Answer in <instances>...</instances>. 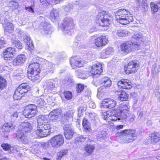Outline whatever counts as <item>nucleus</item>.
Returning a JSON list of instances; mask_svg holds the SVG:
<instances>
[{
	"label": "nucleus",
	"mask_w": 160,
	"mask_h": 160,
	"mask_svg": "<svg viewBox=\"0 0 160 160\" xmlns=\"http://www.w3.org/2000/svg\"><path fill=\"white\" fill-rule=\"evenodd\" d=\"M115 18L118 22L123 25L128 24L133 20L132 14L125 9L118 10L115 13Z\"/></svg>",
	"instance_id": "f257e3e1"
},
{
	"label": "nucleus",
	"mask_w": 160,
	"mask_h": 160,
	"mask_svg": "<svg viewBox=\"0 0 160 160\" xmlns=\"http://www.w3.org/2000/svg\"><path fill=\"white\" fill-rule=\"evenodd\" d=\"M18 128L19 131L17 133V139L22 143H27L28 140L24 133L30 131L32 129L31 124L28 122H24L19 125Z\"/></svg>",
	"instance_id": "f03ea898"
},
{
	"label": "nucleus",
	"mask_w": 160,
	"mask_h": 160,
	"mask_svg": "<svg viewBox=\"0 0 160 160\" xmlns=\"http://www.w3.org/2000/svg\"><path fill=\"white\" fill-rule=\"evenodd\" d=\"M119 136L118 140L122 143H128L132 142L136 138V131L132 129H126L117 133Z\"/></svg>",
	"instance_id": "7ed1b4c3"
},
{
	"label": "nucleus",
	"mask_w": 160,
	"mask_h": 160,
	"mask_svg": "<svg viewBox=\"0 0 160 160\" xmlns=\"http://www.w3.org/2000/svg\"><path fill=\"white\" fill-rule=\"evenodd\" d=\"M39 64L37 62H32L29 66L28 70V77L31 80L35 82L39 79L38 74L40 72Z\"/></svg>",
	"instance_id": "20e7f679"
},
{
	"label": "nucleus",
	"mask_w": 160,
	"mask_h": 160,
	"mask_svg": "<svg viewBox=\"0 0 160 160\" xmlns=\"http://www.w3.org/2000/svg\"><path fill=\"white\" fill-rule=\"evenodd\" d=\"M112 18V16L110 14L104 11L98 13L97 16L96 22L100 26H107L110 24Z\"/></svg>",
	"instance_id": "39448f33"
},
{
	"label": "nucleus",
	"mask_w": 160,
	"mask_h": 160,
	"mask_svg": "<svg viewBox=\"0 0 160 160\" xmlns=\"http://www.w3.org/2000/svg\"><path fill=\"white\" fill-rule=\"evenodd\" d=\"M74 25L73 20L72 18L66 17L63 19L62 28L65 33L71 35L73 32V28Z\"/></svg>",
	"instance_id": "423d86ee"
},
{
	"label": "nucleus",
	"mask_w": 160,
	"mask_h": 160,
	"mask_svg": "<svg viewBox=\"0 0 160 160\" xmlns=\"http://www.w3.org/2000/svg\"><path fill=\"white\" fill-rule=\"evenodd\" d=\"M29 86L27 83H22L16 89L13 95L14 100H18L24 96L29 89Z\"/></svg>",
	"instance_id": "0eeeda50"
},
{
	"label": "nucleus",
	"mask_w": 160,
	"mask_h": 160,
	"mask_svg": "<svg viewBox=\"0 0 160 160\" xmlns=\"http://www.w3.org/2000/svg\"><path fill=\"white\" fill-rule=\"evenodd\" d=\"M37 129L35 131V133L40 137H44L49 134L50 129L51 126L48 122L42 125L37 126Z\"/></svg>",
	"instance_id": "6e6552de"
},
{
	"label": "nucleus",
	"mask_w": 160,
	"mask_h": 160,
	"mask_svg": "<svg viewBox=\"0 0 160 160\" xmlns=\"http://www.w3.org/2000/svg\"><path fill=\"white\" fill-rule=\"evenodd\" d=\"M121 50L125 53H128L135 51L137 48L131 41H126L122 43L120 45Z\"/></svg>",
	"instance_id": "1a4fd4ad"
},
{
	"label": "nucleus",
	"mask_w": 160,
	"mask_h": 160,
	"mask_svg": "<svg viewBox=\"0 0 160 160\" xmlns=\"http://www.w3.org/2000/svg\"><path fill=\"white\" fill-rule=\"evenodd\" d=\"M50 145L54 148H58L62 146L64 143V138L61 135L54 136L49 140Z\"/></svg>",
	"instance_id": "9d476101"
},
{
	"label": "nucleus",
	"mask_w": 160,
	"mask_h": 160,
	"mask_svg": "<svg viewBox=\"0 0 160 160\" xmlns=\"http://www.w3.org/2000/svg\"><path fill=\"white\" fill-rule=\"evenodd\" d=\"M37 106L34 104H30L25 107L23 113L27 118L34 117L37 112Z\"/></svg>",
	"instance_id": "9b49d317"
},
{
	"label": "nucleus",
	"mask_w": 160,
	"mask_h": 160,
	"mask_svg": "<svg viewBox=\"0 0 160 160\" xmlns=\"http://www.w3.org/2000/svg\"><path fill=\"white\" fill-rule=\"evenodd\" d=\"M139 65L137 61L129 62L125 66L124 69L127 74L135 73L138 69Z\"/></svg>",
	"instance_id": "f8f14e48"
},
{
	"label": "nucleus",
	"mask_w": 160,
	"mask_h": 160,
	"mask_svg": "<svg viewBox=\"0 0 160 160\" xmlns=\"http://www.w3.org/2000/svg\"><path fill=\"white\" fill-rule=\"evenodd\" d=\"M40 32L43 35L50 34L52 32L51 25L45 22H42L39 26Z\"/></svg>",
	"instance_id": "ddd939ff"
},
{
	"label": "nucleus",
	"mask_w": 160,
	"mask_h": 160,
	"mask_svg": "<svg viewBox=\"0 0 160 160\" xmlns=\"http://www.w3.org/2000/svg\"><path fill=\"white\" fill-rule=\"evenodd\" d=\"M116 105V102L114 100L109 98H106L103 100L100 106L101 108H112Z\"/></svg>",
	"instance_id": "4468645a"
},
{
	"label": "nucleus",
	"mask_w": 160,
	"mask_h": 160,
	"mask_svg": "<svg viewBox=\"0 0 160 160\" xmlns=\"http://www.w3.org/2000/svg\"><path fill=\"white\" fill-rule=\"evenodd\" d=\"M84 62V61L81 58L76 57L72 58L70 60V63L73 69H75L77 67H81Z\"/></svg>",
	"instance_id": "2eb2a0df"
},
{
	"label": "nucleus",
	"mask_w": 160,
	"mask_h": 160,
	"mask_svg": "<svg viewBox=\"0 0 160 160\" xmlns=\"http://www.w3.org/2000/svg\"><path fill=\"white\" fill-rule=\"evenodd\" d=\"M94 42L96 46L102 47L108 44V38L107 36H102L95 39Z\"/></svg>",
	"instance_id": "dca6fc26"
},
{
	"label": "nucleus",
	"mask_w": 160,
	"mask_h": 160,
	"mask_svg": "<svg viewBox=\"0 0 160 160\" xmlns=\"http://www.w3.org/2000/svg\"><path fill=\"white\" fill-rule=\"evenodd\" d=\"M26 59L27 57L25 55H19L13 60L12 64L15 66L21 65L25 62Z\"/></svg>",
	"instance_id": "f3484780"
},
{
	"label": "nucleus",
	"mask_w": 160,
	"mask_h": 160,
	"mask_svg": "<svg viewBox=\"0 0 160 160\" xmlns=\"http://www.w3.org/2000/svg\"><path fill=\"white\" fill-rule=\"evenodd\" d=\"M142 40V35L141 33H135L132 36V40L134 44L137 45V47L139 46Z\"/></svg>",
	"instance_id": "a211bd4d"
},
{
	"label": "nucleus",
	"mask_w": 160,
	"mask_h": 160,
	"mask_svg": "<svg viewBox=\"0 0 160 160\" xmlns=\"http://www.w3.org/2000/svg\"><path fill=\"white\" fill-rule=\"evenodd\" d=\"M16 50L14 48L10 47L7 48L3 52L5 58H12L15 55Z\"/></svg>",
	"instance_id": "6ab92c4d"
},
{
	"label": "nucleus",
	"mask_w": 160,
	"mask_h": 160,
	"mask_svg": "<svg viewBox=\"0 0 160 160\" xmlns=\"http://www.w3.org/2000/svg\"><path fill=\"white\" fill-rule=\"evenodd\" d=\"M102 71V66L99 63L94 64L91 67V72L93 75H99Z\"/></svg>",
	"instance_id": "aec40b11"
},
{
	"label": "nucleus",
	"mask_w": 160,
	"mask_h": 160,
	"mask_svg": "<svg viewBox=\"0 0 160 160\" xmlns=\"http://www.w3.org/2000/svg\"><path fill=\"white\" fill-rule=\"evenodd\" d=\"M117 84L119 88L128 89L132 87L131 82L129 80L123 79L118 82Z\"/></svg>",
	"instance_id": "412c9836"
},
{
	"label": "nucleus",
	"mask_w": 160,
	"mask_h": 160,
	"mask_svg": "<svg viewBox=\"0 0 160 160\" xmlns=\"http://www.w3.org/2000/svg\"><path fill=\"white\" fill-rule=\"evenodd\" d=\"M42 63L44 70L47 72H50L52 71L54 65L52 62L44 59H42L41 61Z\"/></svg>",
	"instance_id": "4be33fe9"
},
{
	"label": "nucleus",
	"mask_w": 160,
	"mask_h": 160,
	"mask_svg": "<svg viewBox=\"0 0 160 160\" xmlns=\"http://www.w3.org/2000/svg\"><path fill=\"white\" fill-rule=\"evenodd\" d=\"M60 112L58 109H55L51 111L49 114L50 120L53 122H55L60 116Z\"/></svg>",
	"instance_id": "5701e85b"
},
{
	"label": "nucleus",
	"mask_w": 160,
	"mask_h": 160,
	"mask_svg": "<svg viewBox=\"0 0 160 160\" xmlns=\"http://www.w3.org/2000/svg\"><path fill=\"white\" fill-rule=\"evenodd\" d=\"M114 52L113 48H108L103 50L100 53V57L102 58L108 57L109 55L112 54Z\"/></svg>",
	"instance_id": "b1692460"
},
{
	"label": "nucleus",
	"mask_w": 160,
	"mask_h": 160,
	"mask_svg": "<svg viewBox=\"0 0 160 160\" xmlns=\"http://www.w3.org/2000/svg\"><path fill=\"white\" fill-rule=\"evenodd\" d=\"M38 126L42 125L45 123H47L48 122V118L47 116L42 115H39L37 117Z\"/></svg>",
	"instance_id": "393cba45"
},
{
	"label": "nucleus",
	"mask_w": 160,
	"mask_h": 160,
	"mask_svg": "<svg viewBox=\"0 0 160 160\" xmlns=\"http://www.w3.org/2000/svg\"><path fill=\"white\" fill-rule=\"evenodd\" d=\"M55 82L53 79L50 80L45 82L43 85L45 89L52 90L55 87Z\"/></svg>",
	"instance_id": "a878e982"
},
{
	"label": "nucleus",
	"mask_w": 160,
	"mask_h": 160,
	"mask_svg": "<svg viewBox=\"0 0 160 160\" xmlns=\"http://www.w3.org/2000/svg\"><path fill=\"white\" fill-rule=\"evenodd\" d=\"M149 139L151 142H156L160 140V133L154 132L151 134Z\"/></svg>",
	"instance_id": "bb28decb"
},
{
	"label": "nucleus",
	"mask_w": 160,
	"mask_h": 160,
	"mask_svg": "<svg viewBox=\"0 0 160 160\" xmlns=\"http://www.w3.org/2000/svg\"><path fill=\"white\" fill-rule=\"evenodd\" d=\"M100 81L101 84L106 87H109L112 84L111 80L108 77L102 78L100 79Z\"/></svg>",
	"instance_id": "cd10ccee"
},
{
	"label": "nucleus",
	"mask_w": 160,
	"mask_h": 160,
	"mask_svg": "<svg viewBox=\"0 0 160 160\" xmlns=\"http://www.w3.org/2000/svg\"><path fill=\"white\" fill-rule=\"evenodd\" d=\"M50 16L51 19L53 22H55L56 20H58L59 17L58 11L56 10H53L50 12Z\"/></svg>",
	"instance_id": "c85d7f7f"
},
{
	"label": "nucleus",
	"mask_w": 160,
	"mask_h": 160,
	"mask_svg": "<svg viewBox=\"0 0 160 160\" xmlns=\"http://www.w3.org/2000/svg\"><path fill=\"white\" fill-rule=\"evenodd\" d=\"M156 4H154L153 2H151L150 3L151 11L153 13L157 12L158 11V8H160V0L156 1Z\"/></svg>",
	"instance_id": "c756f323"
},
{
	"label": "nucleus",
	"mask_w": 160,
	"mask_h": 160,
	"mask_svg": "<svg viewBox=\"0 0 160 160\" xmlns=\"http://www.w3.org/2000/svg\"><path fill=\"white\" fill-rule=\"evenodd\" d=\"M115 112L116 110H115L111 111H108L106 112H104L103 113L102 116L105 120L108 121V122H109L110 120V119H109V118L111 117L112 114Z\"/></svg>",
	"instance_id": "7c9ffc66"
},
{
	"label": "nucleus",
	"mask_w": 160,
	"mask_h": 160,
	"mask_svg": "<svg viewBox=\"0 0 160 160\" xmlns=\"http://www.w3.org/2000/svg\"><path fill=\"white\" fill-rule=\"evenodd\" d=\"M5 32H11L14 30V28L12 24L8 22L3 25Z\"/></svg>",
	"instance_id": "2f4dec72"
},
{
	"label": "nucleus",
	"mask_w": 160,
	"mask_h": 160,
	"mask_svg": "<svg viewBox=\"0 0 160 160\" xmlns=\"http://www.w3.org/2000/svg\"><path fill=\"white\" fill-rule=\"evenodd\" d=\"M116 34L119 37H124L128 35V32L125 29H120L116 31Z\"/></svg>",
	"instance_id": "473e14b6"
},
{
	"label": "nucleus",
	"mask_w": 160,
	"mask_h": 160,
	"mask_svg": "<svg viewBox=\"0 0 160 160\" xmlns=\"http://www.w3.org/2000/svg\"><path fill=\"white\" fill-rule=\"evenodd\" d=\"M119 93L118 94V98L122 101H125L127 100L128 98V95L124 91H121L118 92Z\"/></svg>",
	"instance_id": "72a5a7b5"
},
{
	"label": "nucleus",
	"mask_w": 160,
	"mask_h": 160,
	"mask_svg": "<svg viewBox=\"0 0 160 160\" xmlns=\"http://www.w3.org/2000/svg\"><path fill=\"white\" fill-rule=\"evenodd\" d=\"M2 127L3 131L6 132H10L14 128L12 124L8 123L4 124Z\"/></svg>",
	"instance_id": "f704fd0d"
},
{
	"label": "nucleus",
	"mask_w": 160,
	"mask_h": 160,
	"mask_svg": "<svg viewBox=\"0 0 160 160\" xmlns=\"http://www.w3.org/2000/svg\"><path fill=\"white\" fill-rule=\"evenodd\" d=\"M117 111L129 112V108L126 104H121L118 107Z\"/></svg>",
	"instance_id": "c9c22d12"
},
{
	"label": "nucleus",
	"mask_w": 160,
	"mask_h": 160,
	"mask_svg": "<svg viewBox=\"0 0 160 160\" xmlns=\"http://www.w3.org/2000/svg\"><path fill=\"white\" fill-rule=\"evenodd\" d=\"M107 136L106 132L104 131H99L97 135V139L100 140L105 139Z\"/></svg>",
	"instance_id": "e433bc0d"
},
{
	"label": "nucleus",
	"mask_w": 160,
	"mask_h": 160,
	"mask_svg": "<svg viewBox=\"0 0 160 160\" xmlns=\"http://www.w3.org/2000/svg\"><path fill=\"white\" fill-rule=\"evenodd\" d=\"M14 76L18 79H20V78H22L24 77V73L22 69H21L16 70L14 74Z\"/></svg>",
	"instance_id": "4c0bfd02"
},
{
	"label": "nucleus",
	"mask_w": 160,
	"mask_h": 160,
	"mask_svg": "<svg viewBox=\"0 0 160 160\" xmlns=\"http://www.w3.org/2000/svg\"><path fill=\"white\" fill-rule=\"evenodd\" d=\"M12 41L13 45H14L17 48L19 49L22 48V43L19 40L16 39H12Z\"/></svg>",
	"instance_id": "58836bf2"
},
{
	"label": "nucleus",
	"mask_w": 160,
	"mask_h": 160,
	"mask_svg": "<svg viewBox=\"0 0 160 160\" xmlns=\"http://www.w3.org/2000/svg\"><path fill=\"white\" fill-rule=\"evenodd\" d=\"M76 72L77 75L80 78L85 79L86 77H88V76L84 75L88 73V72L87 71H82L81 70L79 69L76 71Z\"/></svg>",
	"instance_id": "ea45409f"
},
{
	"label": "nucleus",
	"mask_w": 160,
	"mask_h": 160,
	"mask_svg": "<svg viewBox=\"0 0 160 160\" xmlns=\"http://www.w3.org/2000/svg\"><path fill=\"white\" fill-rule=\"evenodd\" d=\"M36 104L37 107L39 108H42L44 107L46 104V103L44 100L42 98H40L38 99L36 101Z\"/></svg>",
	"instance_id": "a19ab883"
},
{
	"label": "nucleus",
	"mask_w": 160,
	"mask_h": 160,
	"mask_svg": "<svg viewBox=\"0 0 160 160\" xmlns=\"http://www.w3.org/2000/svg\"><path fill=\"white\" fill-rule=\"evenodd\" d=\"M82 125L86 131H89L90 129V124L88 121L86 119H84L82 122Z\"/></svg>",
	"instance_id": "79ce46f5"
},
{
	"label": "nucleus",
	"mask_w": 160,
	"mask_h": 160,
	"mask_svg": "<svg viewBox=\"0 0 160 160\" xmlns=\"http://www.w3.org/2000/svg\"><path fill=\"white\" fill-rule=\"evenodd\" d=\"M74 112L72 109H70L65 113L64 114V116L62 115L63 117L66 118L67 120H68L69 118L72 116V115Z\"/></svg>",
	"instance_id": "37998d69"
},
{
	"label": "nucleus",
	"mask_w": 160,
	"mask_h": 160,
	"mask_svg": "<svg viewBox=\"0 0 160 160\" xmlns=\"http://www.w3.org/2000/svg\"><path fill=\"white\" fill-rule=\"evenodd\" d=\"M118 114V117L119 119H124L126 118L129 115V112H119L117 111Z\"/></svg>",
	"instance_id": "c03bdc74"
},
{
	"label": "nucleus",
	"mask_w": 160,
	"mask_h": 160,
	"mask_svg": "<svg viewBox=\"0 0 160 160\" xmlns=\"http://www.w3.org/2000/svg\"><path fill=\"white\" fill-rule=\"evenodd\" d=\"M23 39L24 42L26 43L27 45L29 47H31L32 46V43L30 38L29 37L26 35L24 36Z\"/></svg>",
	"instance_id": "a18cd8bd"
},
{
	"label": "nucleus",
	"mask_w": 160,
	"mask_h": 160,
	"mask_svg": "<svg viewBox=\"0 0 160 160\" xmlns=\"http://www.w3.org/2000/svg\"><path fill=\"white\" fill-rule=\"evenodd\" d=\"M63 129L64 130V135L66 136V137H68V132L70 131V130H72V129L71 128V125L69 124H65L63 127Z\"/></svg>",
	"instance_id": "49530a36"
},
{
	"label": "nucleus",
	"mask_w": 160,
	"mask_h": 160,
	"mask_svg": "<svg viewBox=\"0 0 160 160\" xmlns=\"http://www.w3.org/2000/svg\"><path fill=\"white\" fill-rule=\"evenodd\" d=\"M94 148L93 145H87L85 148V150L88 153H91L93 152Z\"/></svg>",
	"instance_id": "de8ad7c7"
},
{
	"label": "nucleus",
	"mask_w": 160,
	"mask_h": 160,
	"mask_svg": "<svg viewBox=\"0 0 160 160\" xmlns=\"http://www.w3.org/2000/svg\"><path fill=\"white\" fill-rule=\"evenodd\" d=\"M6 82L5 79L0 76V89L2 90L6 87Z\"/></svg>",
	"instance_id": "09e8293b"
},
{
	"label": "nucleus",
	"mask_w": 160,
	"mask_h": 160,
	"mask_svg": "<svg viewBox=\"0 0 160 160\" xmlns=\"http://www.w3.org/2000/svg\"><path fill=\"white\" fill-rule=\"evenodd\" d=\"M68 150L67 149H64L61 150L58 153L57 159L60 160L62 156L66 155L68 153Z\"/></svg>",
	"instance_id": "8fccbe9b"
},
{
	"label": "nucleus",
	"mask_w": 160,
	"mask_h": 160,
	"mask_svg": "<svg viewBox=\"0 0 160 160\" xmlns=\"http://www.w3.org/2000/svg\"><path fill=\"white\" fill-rule=\"evenodd\" d=\"M118 119H119V118L118 117V113L117 112V111L116 110V112H114L113 114H112L111 117L109 118V119H110L111 121H115Z\"/></svg>",
	"instance_id": "3c124183"
},
{
	"label": "nucleus",
	"mask_w": 160,
	"mask_h": 160,
	"mask_svg": "<svg viewBox=\"0 0 160 160\" xmlns=\"http://www.w3.org/2000/svg\"><path fill=\"white\" fill-rule=\"evenodd\" d=\"M141 6L144 11H146L148 9V5L147 0H142Z\"/></svg>",
	"instance_id": "603ef678"
},
{
	"label": "nucleus",
	"mask_w": 160,
	"mask_h": 160,
	"mask_svg": "<svg viewBox=\"0 0 160 160\" xmlns=\"http://www.w3.org/2000/svg\"><path fill=\"white\" fill-rule=\"evenodd\" d=\"M64 94L65 98L68 100L71 99L72 97L71 92L69 91H65Z\"/></svg>",
	"instance_id": "864d4df0"
},
{
	"label": "nucleus",
	"mask_w": 160,
	"mask_h": 160,
	"mask_svg": "<svg viewBox=\"0 0 160 160\" xmlns=\"http://www.w3.org/2000/svg\"><path fill=\"white\" fill-rule=\"evenodd\" d=\"M9 153H14L16 154L17 152H18V149L16 147H11V146L9 150Z\"/></svg>",
	"instance_id": "5fc2aeb1"
},
{
	"label": "nucleus",
	"mask_w": 160,
	"mask_h": 160,
	"mask_svg": "<svg viewBox=\"0 0 160 160\" xmlns=\"http://www.w3.org/2000/svg\"><path fill=\"white\" fill-rule=\"evenodd\" d=\"M84 88V86L81 84H79L77 85V92L78 93H79L82 91Z\"/></svg>",
	"instance_id": "6e6d98bb"
},
{
	"label": "nucleus",
	"mask_w": 160,
	"mask_h": 160,
	"mask_svg": "<svg viewBox=\"0 0 160 160\" xmlns=\"http://www.w3.org/2000/svg\"><path fill=\"white\" fill-rule=\"evenodd\" d=\"M10 4H11L10 7L12 8L13 9H16L18 8V2L14 1H11L10 2Z\"/></svg>",
	"instance_id": "4d7b16f0"
},
{
	"label": "nucleus",
	"mask_w": 160,
	"mask_h": 160,
	"mask_svg": "<svg viewBox=\"0 0 160 160\" xmlns=\"http://www.w3.org/2000/svg\"><path fill=\"white\" fill-rule=\"evenodd\" d=\"M11 146V145L5 143L2 144L1 145V147H2L3 149L6 151H9Z\"/></svg>",
	"instance_id": "13d9d810"
},
{
	"label": "nucleus",
	"mask_w": 160,
	"mask_h": 160,
	"mask_svg": "<svg viewBox=\"0 0 160 160\" xmlns=\"http://www.w3.org/2000/svg\"><path fill=\"white\" fill-rule=\"evenodd\" d=\"M87 138V136L84 135L83 136H80L77 138V140L78 141L83 142L85 141V139Z\"/></svg>",
	"instance_id": "bf43d9fd"
},
{
	"label": "nucleus",
	"mask_w": 160,
	"mask_h": 160,
	"mask_svg": "<svg viewBox=\"0 0 160 160\" xmlns=\"http://www.w3.org/2000/svg\"><path fill=\"white\" fill-rule=\"evenodd\" d=\"M68 132V133H67L68 134V137H66V136L65 135V137L66 139H71L73 137V134H74V131L73 130H70V131Z\"/></svg>",
	"instance_id": "052dcab7"
},
{
	"label": "nucleus",
	"mask_w": 160,
	"mask_h": 160,
	"mask_svg": "<svg viewBox=\"0 0 160 160\" xmlns=\"http://www.w3.org/2000/svg\"><path fill=\"white\" fill-rule=\"evenodd\" d=\"M155 95L156 97L158 99L160 103V87L158 88L156 90Z\"/></svg>",
	"instance_id": "680f3d73"
},
{
	"label": "nucleus",
	"mask_w": 160,
	"mask_h": 160,
	"mask_svg": "<svg viewBox=\"0 0 160 160\" xmlns=\"http://www.w3.org/2000/svg\"><path fill=\"white\" fill-rule=\"evenodd\" d=\"M128 119L130 122H132L135 120L136 117L133 114H130L128 115Z\"/></svg>",
	"instance_id": "e2e57ef3"
},
{
	"label": "nucleus",
	"mask_w": 160,
	"mask_h": 160,
	"mask_svg": "<svg viewBox=\"0 0 160 160\" xmlns=\"http://www.w3.org/2000/svg\"><path fill=\"white\" fill-rule=\"evenodd\" d=\"M65 82L66 84L68 85L69 86L72 85L73 84V80L71 78H68L65 81Z\"/></svg>",
	"instance_id": "0e129e2a"
},
{
	"label": "nucleus",
	"mask_w": 160,
	"mask_h": 160,
	"mask_svg": "<svg viewBox=\"0 0 160 160\" xmlns=\"http://www.w3.org/2000/svg\"><path fill=\"white\" fill-rule=\"evenodd\" d=\"M18 117V113L17 112H16L13 113L11 116V118L12 120H14L17 118Z\"/></svg>",
	"instance_id": "69168bd1"
},
{
	"label": "nucleus",
	"mask_w": 160,
	"mask_h": 160,
	"mask_svg": "<svg viewBox=\"0 0 160 160\" xmlns=\"http://www.w3.org/2000/svg\"><path fill=\"white\" fill-rule=\"evenodd\" d=\"M89 107L91 108H96V105L95 103L92 102H89Z\"/></svg>",
	"instance_id": "338daca9"
},
{
	"label": "nucleus",
	"mask_w": 160,
	"mask_h": 160,
	"mask_svg": "<svg viewBox=\"0 0 160 160\" xmlns=\"http://www.w3.org/2000/svg\"><path fill=\"white\" fill-rule=\"evenodd\" d=\"M25 9L29 12L34 13V11L33 9L31 7H26Z\"/></svg>",
	"instance_id": "774afa93"
}]
</instances>
